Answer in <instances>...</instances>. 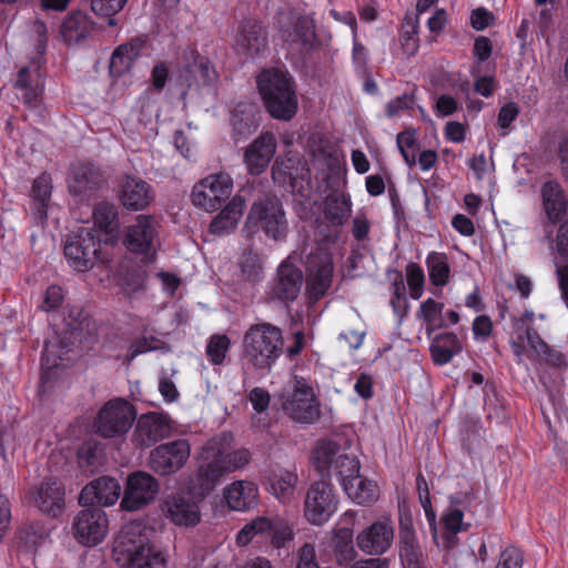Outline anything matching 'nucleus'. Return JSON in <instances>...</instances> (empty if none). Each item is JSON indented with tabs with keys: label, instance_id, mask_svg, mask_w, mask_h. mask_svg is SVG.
Returning <instances> with one entry per match:
<instances>
[{
	"label": "nucleus",
	"instance_id": "1",
	"mask_svg": "<svg viewBox=\"0 0 568 568\" xmlns=\"http://www.w3.org/2000/svg\"><path fill=\"white\" fill-rule=\"evenodd\" d=\"M251 459L247 448L231 450L220 440H209L202 448L196 470L190 477L191 495L199 499L205 498L215 490L225 475L244 468Z\"/></svg>",
	"mask_w": 568,
	"mask_h": 568
},
{
	"label": "nucleus",
	"instance_id": "2",
	"mask_svg": "<svg viewBox=\"0 0 568 568\" xmlns=\"http://www.w3.org/2000/svg\"><path fill=\"white\" fill-rule=\"evenodd\" d=\"M140 523L122 527L113 544V558L123 568H164V552L150 542Z\"/></svg>",
	"mask_w": 568,
	"mask_h": 568
},
{
	"label": "nucleus",
	"instance_id": "3",
	"mask_svg": "<svg viewBox=\"0 0 568 568\" xmlns=\"http://www.w3.org/2000/svg\"><path fill=\"white\" fill-rule=\"evenodd\" d=\"M256 85L265 110L276 120H292L298 109L293 77L280 69H264L256 78Z\"/></svg>",
	"mask_w": 568,
	"mask_h": 568
},
{
	"label": "nucleus",
	"instance_id": "4",
	"mask_svg": "<svg viewBox=\"0 0 568 568\" xmlns=\"http://www.w3.org/2000/svg\"><path fill=\"white\" fill-rule=\"evenodd\" d=\"M243 358L254 371L267 374L284 353L283 331L268 322L252 324L243 335Z\"/></svg>",
	"mask_w": 568,
	"mask_h": 568
},
{
	"label": "nucleus",
	"instance_id": "5",
	"mask_svg": "<svg viewBox=\"0 0 568 568\" xmlns=\"http://www.w3.org/2000/svg\"><path fill=\"white\" fill-rule=\"evenodd\" d=\"M243 231L247 237L263 232L267 239L274 242H285L288 234V221L281 200L275 195H265L254 201Z\"/></svg>",
	"mask_w": 568,
	"mask_h": 568
},
{
	"label": "nucleus",
	"instance_id": "6",
	"mask_svg": "<svg viewBox=\"0 0 568 568\" xmlns=\"http://www.w3.org/2000/svg\"><path fill=\"white\" fill-rule=\"evenodd\" d=\"M312 464L322 478L328 480L335 475L342 487L361 469L358 459L342 453L341 446L333 440L318 442L312 453Z\"/></svg>",
	"mask_w": 568,
	"mask_h": 568
},
{
	"label": "nucleus",
	"instance_id": "7",
	"mask_svg": "<svg viewBox=\"0 0 568 568\" xmlns=\"http://www.w3.org/2000/svg\"><path fill=\"white\" fill-rule=\"evenodd\" d=\"M63 252L69 265L78 272L89 271L109 261L95 231L85 227L68 236Z\"/></svg>",
	"mask_w": 568,
	"mask_h": 568
},
{
	"label": "nucleus",
	"instance_id": "8",
	"mask_svg": "<svg viewBox=\"0 0 568 568\" xmlns=\"http://www.w3.org/2000/svg\"><path fill=\"white\" fill-rule=\"evenodd\" d=\"M136 418L134 406L124 398H113L100 409L94 422L95 432L104 438L120 437L128 433Z\"/></svg>",
	"mask_w": 568,
	"mask_h": 568
},
{
	"label": "nucleus",
	"instance_id": "9",
	"mask_svg": "<svg viewBox=\"0 0 568 568\" xmlns=\"http://www.w3.org/2000/svg\"><path fill=\"white\" fill-rule=\"evenodd\" d=\"M233 191V179L220 172L199 181L192 189L191 200L194 206L207 212L219 210L229 200Z\"/></svg>",
	"mask_w": 568,
	"mask_h": 568
},
{
	"label": "nucleus",
	"instance_id": "10",
	"mask_svg": "<svg viewBox=\"0 0 568 568\" xmlns=\"http://www.w3.org/2000/svg\"><path fill=\"white\" fill-rule=\"evenodd\" d=\"M337 505L334 487L323 478L308 487L304 500V516L313 525H323L335 514Z\"/></svg>",
	"mask_w": 568,
	"mask_h": 568
},
{
	"label": "nucleus",
	"instance_id": "11",
	"mask_svg": "<svg viewBox=\"0 0 568 568\" xmlns=\"http://www.w3.org/2000/svg\"><path fill=\"white\" fill-rule=\"evenodd\" d=\"M283 407L292 419L303 424H313L321 416L320 403L314 388L302 376H294L293 392L284 402Z\"/></svg>",
	"mask_w": 568,
	"mask_h": 568
},
{
	"label": "nucleus",
	"instance_id": "12",
	"mask_svg": "<svg viewBox=\"0 0 568 568\" xmlns=\"http://www.w3.org/2000/svg\"><path fill=\"white\" fill-rule=\"evenodd\" d=\"M306 292L310 300H321L332 285L334 274L333 256L329 252L317 248L310 253L306 263Z\"/></svg>",
	"mask_w": 568,
	"mask_h": 568
},
{
	"label": "nucleus",
	"instance_id": "13",
	"mask_svg": "<svg viewBox=\"0 0 568 568\" xmlns=\"http://www.w3.org/2000/svg\"><path fill=\"white\" fill-rule=\"evenodd\" d=\"M159 224L154 216L140 214L126 227L123 244L131 253L154 257L159 236Z\"/></svg>",
	"mask_w": 568,
	"mask_h": 568
},
{
	"label": "nucleus",
	"instance_id": "14",
	"mask_svg": "<svg viewBox=\"0 0 568 568\" xmlns=\"http://www.w3.org/2000/svg\"><path fill=\"white\" fill-rule=\"evenodd\" d=\"M280 34L290 49L310 53L318 47L314 13L292 14L290 23L281 24Z\"/></svg>",
	"mask_w": 568,
	"mask_h": 568
},
{
	"label": "nucleus",
	"instance_id": "15",
	"mask_svg": "<svg viewBox=\"0 0 568 568\" xmlns=\"http://www.w3.org/2000/svg\"><path fill=\"white\" fill-rule=\"evenodd\" d=\"M104 182V172L95 162L77 161L69 166L68 190L74 196L90 197L103 186Z\"/></svg>",
	"mask_w": 568,
	"mask_h": 568
},
{
	"label": "nucleus",
	"instance_id": "16",
	"mask_svg": "<svg viewBox=\"0 0 568 568\" xmlns=\"http://www.w3.org/2000/svg\"><path fill=\"white\" fill-rule=\"evenodd\" d=\"M256 535L270 537L275 548L284 547L293 539V530L288 523L280 517H257L246 524L237 534L236 541L240 546L247 545Z\"/></svg>",
	"mask_w": 568,
	"mask_h": 568
},
{
	"label": "nucleus",
	"instance_id": "17",
	"mask_svg": "<svg viewBox=\"0 0 568 568\" xmlns=\"http://www.w3.org/2000/svg\"><path fill=\"white\" fill-rule=\"evenodd\" d=\"M159 489V481L151 474L134 471L126 478L121 508L125 511L140 510L154 500Z\"/></svg>",
	"mask_w": 568,
	"mask_h": 568
},
{
	"label": "nucleus",
	"instance_id": "18",
	"mask_svg": "<svg viewBox=\"0 0 568 568\" xmlns=\"http://www.w3.org/2000/svg\"><path fill=\"white\" fill-rule=\"evenodd\" d=\"M191 447L186 439L161 444L151 450L150 466L162 476L174 474L185 465Z\"/></svg>",
	"mask_w": 568,
	"mask_h": 568
},
{
	"label": "nucleus",
	"instance_id": "19",
	"mask_svg": "<svg viewBox=\"0 0 568 568\" xmlns=\"http://www.w3.org/2000/svg\"><path fill=\"white\" fill-rule=\"evenodd\" d=\"M268 48L267 32L255 19L243 20L239 27L234 50L245 59L263 57Z\"/></svg>",
	"mask_w": 568,
	"mask_h": 568
},
{
	"label": "nucleus",
	"instance_id": "20",
	"mask_svg": "<svg viewBox=\"0 0 568 568\" xmlns=\"http://www.w3.org/2000/svg\"><path fill=\"white\" fill-rule=\"evenodd\" d=\"M77 540L85 546L100 544L108 531V518L101 508H85L81 510L73 521Z\"/></svg>",
	"mask_w": 568,
	"mask_h": 568
},
{
	"label": "nucleus",
	"instance_id": "21",
	"mask_svg": "<svg viewBox=\"0 0 568 568\" xmlns=\"http://www.w3.org/2000/svg\"><path fill=\"white\" fill-rule=\"evenodd\" d=\"M121 204L129 211H143L155 199L153 187L144 180L125 175L119 183L118 191Z\"/></svg>",
	"mask_w": 568,
	"mask_h": 568
},
{
	"label": "nucleus",
	"instance_id": "22",
	"mask_svg": "<svg viewBox=\"0 0 568 568\" xmlns=\"http://www.w3.org/2000/svg\"><path fill=\"white\" fill-rule=\"evenodd\" d=\"M219 79L217 72L211 61L203 55L196 54L193 63L183 68L179 81L184 89L181 92V99L185 100L189 91L199 90L200 87H211Z\"/></svg>",
	"mask_w": 568,
	"mask_h": 568
},
{
	"label": "nucleus",
	"instance_id": "23",
	"mask_svg": "<svg viewBox=\"0 0 568 568\" xmlns=\"http://www.w3.org/2000/svg\"><path fill=\"white\" fill-rule=\"evenodd\" d=\"M276 146L274 134L263 132L246 148L243 160L251 175H260L267 170Z\"/></svg>",
	"mask_w": 568,
	"mask_h": 568
},
{
	"label": "nucleus",
	"instance_id": "24",
	"mask_svg": "<svg viewBox=\"0 0 568 568\" xmlns=\"http://www.w3.org/2000/svg\"><path fill=\"white\" fill-rule=\"evenodd\" d=\"M121 495V485L110 476H101L85 485L80 493L82 506H112Z\"/></svg>",
	"mask_w": 568,
	"mask_h": 568
},
{
	"label": "nucleus",
	"instance_id": "25",
	"mask_svg": "<svg viewBox=\"0 0 568 568\" xmlns=\"http://www.w3.org/2000/svg\"><path fill=\"white\" fill-rule=\"evenodd\" d=\"M399 558L404 568H422L423 551L409 513L399 515Z\"/></svg>",
	"mask_w": 568,
	"mask_h": 568
},
{
	"label": "nucleus",
	"instance_id": "26",
	"mask_svg": "<svg viewBox=\"0 0 568 568\" xmlns=\"http://www.w3.org/2000/svg\"><path fill=\"white\" fill-rule=\"evenodd\" d=\"M394 528L387 520H377L356 537L358 548L367 555L385 554L393 541Z\"/></svg>",
	"mask_w": 568,
	"mask_h": 568
},
{
	"label": "nucleus",
	"instance_id": "27",
	"mask_svg": "<svg viewBox=\"0 0 568 568\" xmlns=\"http://www.w3.org/2000/svg\"><path fill=\"white\" fill-rule=\"evenodd\" d=\"M170 430L166 418L159 413L142 414L138 419L132 442L136 447H151L163 439Z\"/></svg>",
	"mask_w": 568,
	"mask_h": 568
},
{
	"label": "nucleus",
	"instance_id": "28",
	"mask_svg": "<svg viewBox=\"0 0 568 568\" xmlns=\"http://www.w3.org/2000/svg\"><path fill=\"white\" fill-rule=\"evenodd\" d=\"M162 511L176 526L193 527L201 520L199 505L181 494L168 496L162 503Z\"/></svg>",
	"mask_w": 568,
	"mask_h": 568
},
{
	"label": "nucleus",
	"instance_id": "29",
	"mask_svg": "<svg viewBox=\"0 0 568 568\" xmlns=\"http://www.w3.org/2000/svg\"><path fill=\"white\" fill-rule=\"evenodd\" d=\"M303 283L304 275L301 268L286 260L277 268L273 295L282 302H293L300 295Z\"/></svg>",
	"mask_w": 568,
	"mask_h": 568
},
{
	"label": "nucleus",
	"instance_id": "30",
	"mask_svg": "<svg viewBox=\"0 0 568 568\" xmlns=\"http://www.w3.org/2000/svg\"><path fill=\"white\" fill-rule=\"evenodd\" d=\"M34 503L44 515L52 518L59 517L65 506L64 485L53 478L44 479L37 489Z\"/></svg>",
	"mask_w": 568,
	"mask_h": 568
},
{
	"label": "nucleus",
	"instance_id": "31",
	"mask_svg": "<svg viewBox=\"0 0 568 568\" xmlns=\"http://www.w3.org/2000/svg\"><path fill=\"white\" fill-rule=\"evenodd\" d=\"M542 210L551 224L564 221L568 212V199L557 180L546 181L540 189Z\"/></svg>",
	"mask_w": 568,
	"mask_h": 568
},
{
	"label": "nucleus",
	"instance_id": "32",
	"mask_svg": "<svg viewBox=\"0 0 568 568\" xmlns=\"http://www.w3.org/2000/svg\"><path fill=\"white\" fill-rule=\"evenodd\" d=\"M260 112L255 104L240 102L231 113L232 138L235 143L248 139L258 128Z\"/></svg>",
	"mask_w": 568,
	"mask_h": 568
},
{
	"label": "nucleus",
	"instance_id": "33",
	"mask_svg": "<svg viewBox=\"0 0 568 568\" xmlns=\"http://www.w3.org/2000/svg\"><path fill=\"white\" fill-rule=\"evenodd\" d=\"M224 498L231 509L245 511L257 505L258 488L253 481L236 480L225 487Z\"/></svg>",
	"mask_w": 568,
	"mask_h": 568
},
{
	"label": "nucleus",
	"instance_id": "34",
	"mask_svg": "<svg viewBox=\"0 0 568 568\" xmlns=\"http://www.w3.org/2000/svg\"><path fill=\"white\" fill-rule=\"evenodd\" d=\"M245 200L235 195L226 206L212 220L210 231L214 235H227L233 232L243 215Z\"/></svg>",
	"mask_w": 568,
	"mask_h": 568
},
{
	"label": "nucleus",
	"instance_id": "35",
	"mask_svg": "<svg viewBox=\"0 0 568 568\" xmlns=\"http://www.w3.org/2000/svg\"><path fill=\"white\" fill-rule=\"evenodd\" d=\"M53 191V180L49 172H41L31 184L30 197L34 202L37 219L41 222L48 219V209Z\"/></svg>",
	"mask_w": 568,
	"mask_h": 568
},
{
	"label": "nucleus",
	"instance_id": "36",
	"mask_svg": "<svg viewBox=\"0 0 568 568\" xmlns=\"http://www.w3.org/2000/svg\"><path fill=\"white\" fill-rule=\"evenodd\" d=\"M536 314L531 310H525L519 317H511L513 327L516 331L517 338L527 342L529 348L535 354L540 349L547 348V343L541 338L540 334L534 327Z\"/></svg>",
	"mask_w": 568,
	"mask_h": 568
},
{
	"label": "nucleus",
	"instance_id": "37",
	"mask_svg": "<svg viewBox=\"0 0 568 568\" xmlns=\"http://www.w3.org/2000/svg\"><path fill=\"white\" fill-rule=\"evenodd\" d=\"M93 229L95 234L102 233L106 236L115 235L119 231V212L114 203L108 201L98 202L92 212Z\"/></svg>",
	"mask_w": 568,
	"mask_h": 568
},
{
	"label": "nucleus",
	"instance_id": "38",
	"mask_svg": "<svg viewBox=\"0 0 568 568\" xmlns=\"http://www.w3.org/2000/svg\"><path fill=\"white\" fill-rule=\"evenodd\" d=\"M347 496L358 505H371L378 498V486L375 481L362 477L359 473L343 486Z\"/></svg>",
	"mask_w": 568,
	"mask_h": 568
},
{
	"label": "nucleus",
	"instance_id": "39",
	"mask_svg": "<svg viewBox=\"0 0 568 568\" xmlns=\"http://www.w3.org/2000/svg\"><path fill=\"white\" fill-rule=\"evenodd\" d=\"M460 342L452 332L440 333L433 337L429 352L436 365H446L460 351Z\"/></svg>",
	"mask_w": 568,
	"mask_h": 568
},
{
	"label": "nucleus",
	"instance_id": "40",
	"mask_svg": "<svg viewBox=\"0 0 568 568\" xmlns=\"http://www.w3.org/2000/svg\"><path fill=\"white\" fill-rule=\"evenodd\" d=\"M352 211L351 196L344 192H331L325 199L324 214L334 226L345 223Z\"/></svg>",
	"mask_w": 568,
	"mask_h": 568
},
{
	"label": "nucleus",
	"instance_id": "41",
	"mask_svg": "<svg viewBox=\"0 0 568 568\" xmlns=\"http://www.w3.org/2000/svg\"><path fill=\"white\" fill-rule=\"evenodd\" d=\"M92 30V21L85 13L80 11L68 14L61 27V33L69 43H78L84 40Z\"/></svg>",
	"mask_w": 568,
	"mask_h": 568
},
{
	"label": "nucleus",
	"instance_id": "42",
	"mask_svg": "<svg viewBox=\"0 0 568 568\" xmlns=\"http://www.w3.org/2000/svg\"><path fill=\"white\" fill-rule=\"evenodd\" d=\"M443 310L444 304L430 297L420 303L417 316L425 323V331L428 337L435 331L448 326L443 316Z\"/></svg>",
	"mask_w": 568,
	"mask_h": 568
},
{
	"label": "nucleus",
	"instance_id": "43",
	"mask_svg": "<svg viewBox=\"0 0 568 568\" xmlns=\"http://www.w3.org/2000/svg\"><path fill=\"white\" fill-rule=\"evenodd\" d=\"M14 88L21 94L23 102L30 106L37 105L43 91L39 80L31 73L28 67L19 70Z\"/></svg>",
	"mask_w": 568,
	"mask_h": 568
},
{
	"label": "nucleus",
	"instance_id": "44",
	"mask_svg": "<svg viewBox=\"0 0 568 568\" xmlns=\"http://www.w3.org/2000/svg\"><path fill=\"white\" fill-rule=\"evenodd\" d=\"M296 484L297 475L292 471L284 470L278 474H274L270 478L268 491L272 493L281 503L288 504L294 497Z\"/></svg>",
	"mask_w": 568,
	"mask_h": 568
},
{
	"label": "nucleus",
	"instance_id": "45",
	"mask_svg": "<svg viewBox=\"0 0 568 568\" xmlns=\"http://www.w3.org/2000/svg\"><path fill=\"white\" fill-rule=\"evenodd\" d=\"M334 554L338 565L347 566L356 557L357 552L354 547L353 530L349 528H339L333 537Z\"/></svg>",
	"mask_w": 568,
	"mask_h": 568
},
{
	"label": "nucleus",
	"instance_id": "46",
	"mask_svg": "<svg viewBox=\"0 0 568 568\" xmlns=\"http://www.w3.org/2000/svg\"><path fill=\"white\" fill-rule=\"evenodd\" d=\"M429 281L434 286H445L450 276L448 257L442 252H430L426 257Z\"/></svg>",
	"mask_w": 568,
	"mask_h": 568
},
{
	"label": "nucleus",
	"instance_id": "47",
	"mask_svg": "<svg viewBox=\"0 0 568 568\" xmlns=\"http://www.w3.org/2000/svg\"><path fill=\"white\" fill-rule=\"evenodd\" d=\"M103 463V454L100 444L94 440L84 442L78 450V464L80 468L94 473Z\"/></svg>",
	"mask_w": 568,
	"mask_h": 568
},
{
	"label": "nucleus",
	"instance_id": "48",
	"mask_svg": "<svg viewBox=\"0 0 568 568\" xmlns=\"http://www.w3.org/2000/svg\"><path fill=\"white\" fill-rule=\"evenodd\" d=\"M239 266L245 281L256 283L262 280L263 265L256 251L252 248L244 250L239 260Z\"/></svg>",
	"mask_w": 568,
	"mask_h": 568
},
{
	"label": "nucleus",
	"instance_id": "49",
	"mask_svg": "<svg viewBox=\"0 0 568 568\" xmlns=\"http://www.w3.org/2000/svg\"><path fill=\"white\" fill-rule=\"evenodd\" d=\"M230 348L231 339L226 334H213L207 341L205 354L212 365L221 366L225 363Z\"/></svg>",
	"mask_w": 568,
	"mask_h": 568
},
{
	"label": "nucleus",
	"instance_id": "50",
	"mask_svg": "<svg viewBox=\"0 0 568 568\" xmlns=\"http://www.w3.org/2000/svg\"><path fill=\"white\" fill-rule=\"evenodd\" d=\"M399 42L405 53L412 55L417 52L419 48L417 18H405L402 24Z\"/></svg>",
	"mask_w": 568,
	"mask_h": 568
},
{
	"label": "nucleus",
	"instance_id": "51",
	"mask_svg": "<svg viewBox=\"0 0 568 568\" xmlns=\"http://www.w3.org/2000/svg\"><path fill=\"white\" fill-rule=\"evenodd\" d=\"M397 148L405 161L412 168L416 164L415 146L417 145L416 132L414 129H407L399 132L396 136Z\"/></svg>",
	"mask_w": 568,
	"mask_h": 568
},
{
	"label": "nucleus",
	"instance_id": "52",
	"mask_svg": "<svg viewBox=\"0 0 568 568\" xmlns=\"http://www.w3.org/2000/svg\"><path fill=\"white\" fill-rule=\"evenodd\" d=\"M90 3L91 10L99 17L108 18L109 26L113 27L116 21L113 17L119 13L128 0H87Z\"/></svg>",
	"mask_w": 568,
	"mask_h": 568
},
{
	"label": "nucleus",
	"instance_id": "53",
	"mask_svg": "<svg viewBox=\"0 0 568 568\" xmlns=\"http://www.w3.org/2000/svg\"><path fill=\"white\" fill-rule=\"evenodd\" d=\"M449 503L452 507L462 508L463 513L467 511L474 515L477 511V507L483 504V500L479 496V490L470 488L467 491H458L452 495Z\"/></svg>",
	"mask_w": 568,
	"mask_h": 568
},
{
	"label": "nucleus",
	"instance_id": "54",
	"mask_svg": "<svg viewBox=\"0 0 568 568\" xmlns=\"http://www.w3.org/2000/svg\"><path fill=\"white\" fill-rule=\"evenodd\" d=\"M406 277L409 287V296L413 300H419L423 295L425 275L423 268L416 263H408L406 266Z\"/></svg>",
	"mask_w": 568,
	"mask_h": 568
},
{
	"label": "nucleus",
	"instance_id": "55",
	"mask_svg": "<svg viewBox=\"0 0 568 568\" xmlns=\"http://www.w3.org/2000/svg\"><path fill=\"white\" fill-rule=\"evenodd\" d=\"M156 342H159L156 337H148L145 335L133 339L130 343L128 352L124 356L123 364L129 366L132 363V361L135 359L139 355L156 349L158 346L153 345V343Z\"/></svg>",
	"mask_w": 568,
	"mask_h": 568
},
{
	"label": "nucleus",
	"instance_id": "56",
	"mask_svg": "<svg viewBox=\"0 0 568 568\" xmlns=\"http://www.w3.org/2000/svg\"><path fill=\"white\" fill-rule=\"evenodd\" d=\"M390 306L393 307L394 313L398 315L406 314L408 308L406 287L400 273L397 274V277L392 283Z\"/></svg>",
	"mask_w": 568,
	"mask_h": 568
},
{
	"label": "nucleus",
	"instance_id": "57",
	"mask_svg": "<svg viewBox=\"0 0 568 568\" xmlns=\"http://www.w3.org/2000/svg\"><path fill=\"white\" fill-rule=\"evenodd\" d=\"M443 526L445 530L456 536L459 531H466L469 528V524L464 523V514L462 508L452 507L442 517Z\"/></svg>",
	"mask_w": 568,
	"mask_h": 568
},
{
	"label": "nucleus",
	"instance_id": "58",
	"mask_svg": "<svg viewBox=\"0 0 568 568\" xmlns=\"http://www.w3.org/2000/svg\"><path fill=\"white\" fill-rule=\"evenodd\" d=\"M520 108L516 102L505 103L498 111L497 125L503 130L501 135L506 136L511 130V123L518 118Z\"/></svg>",
	"mask_w": 568,
	"mask_h": 568
},
{
	"label": "nucleus",
	"instance_id": "59",
	"mask_svg": "<svg viewBox=\"0 0 568 568\" xmlns=\"http://www.w3.org/2000/svg\"><path fill=\"white\" fill-rule=\"evenodd\" d=\"M64 300L63 290L57 284L47 287L43 293V300L39 308L43 312H52L59 308Z\"/></svg>",
	"mask_w": 568,
	"mask_h": 568
},
{
	"label": "nucleus",
	"instance_id": "60",
	"mask_svg": "<svg viewBox=\"0 0 568 568\" xmlns=\"http://www.w3.org/2000/svg\"><path fill=\"white\" fill-rule=\"evenodd\" d=\"M67 326L72 332L83 331L89 325V315L81 306H70L64 316Z\"/></svg>",
	"mask_w": 568,
	"mask_h": 568
},
{
	"label": "nucleus",
	"instance_id": "61",
	"mask_svg": "<svg viewBox=\"0 0 568 568\" xmlns=\"http://www.w3.org/2000/svg\"><path fill=\"white\" fill-rule=\"evenodd\" d=\"M415 104V97L414 94L404 93L399 97H396L395 99L387 102L385 106V115L388 119H393L396 115H398L403 111H408L413 109Z\"/></svg>",
	"mask_w": 568,
	"mask_h": 568
},
{
	"label": "nucleus",
	"instance_id": "62",
	"mask_svg": "<svg viewBox=\"0 0 568 568\" xmlns=\"http://www.w3.org/2000/svg\"><path fill=\"white\" fill-rule=\"evenodd\" d=\"M536 355L542 357L544 363L551 368L562 371L568 366L565 354L550 347L548 344L547 348L540 349V353H537Z\"/></svg>",
	"mask_w": 568,
	"mask_h": 568
},
{
	"label": "nucleus",
	"instance_id": "63",
	"mask_svg": "<svg viewBox=\"0 0 568 568\" xmlns=\"http://www.w3.org/2000/svg\"><path fill=\"white\" fill-rule=\"evenodd\" d=\"M170 77V65L165 61L156 62L151 70V83L155 91L160 92L166 85Z\"/></svg>",
	"mask_w": 568,
	"mask_h": 568
},
{
	"label": "nucleus",
	"instance_id": "64",
	"mask_svg": "<svg viewBox=\"0 0 568 568\" xmlns=\"http://www.w3.org/2000/svg\"><path fill=\"white\" fill-rule=\"evenodd\" d=\"M523 561V555L519 549L516 547H507L501 551L496 568H521Z\"/></svg>",
	"mask_w": 568,
	"mask_h": 568
}]
</instances>
